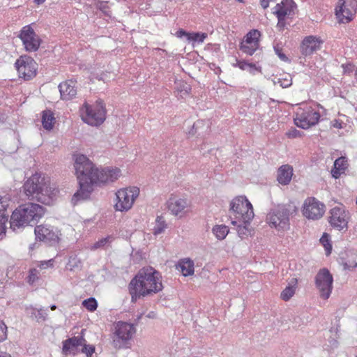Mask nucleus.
Returning a JSON list of instances; mask_svg holds the SVG:
<instances>
[{
	"label": "nucleus",
	"mask_w": 357,
	"mask_h": 357,
	"mask_svg": "<svg viewBox=\"0 0 357 357\" xmlns=\"http://www.w3.org/2000/svg\"><path fill=\"white\" fill-rule=\"evenodd\" d=\"M74 167L79 185V190L72 199L75 202L87 199L93 190L94 184L114 182L121 176V170L119 168L98 169L82 154L75 156Z\"/></svg>",
	"instance_id": "f257e3e1"
},
{
	"label": "nucleus",
	"mask_w": 357,
	"mask_h": 357,
	"mask_svg": "<svg viewBox=\"0 0 357 357\" xmlns=\"http://www.w3.org/2000/svg\"><path fill=\"white\" fill-rule=\"evenodd\" d=\"M128 289L132 303L151 296L163 289L160 273L150 266L143 268L130 280Z\"/></svg>",
	"instance_id": "f03ea898"
},
{
	"label": "nucleus",
	"mask_w": 357,
	"mask_h": 357,
	"mask_svg": "<svg viewBox=\"0 0 357 357\" xmlns=\"http://www.w3.org/2000/svg\"><path fill=\"white\" fill-rule=\"evenodd\" d=\"M23 187L29 198L46 205L52 204L59 192L56 185L51 183L50 178L40 173L33 174Z\"/></svg>",
	"instance_id": "7ed1b4c3"
},
{
	"label": "nucleus",
	"mask_w": 357,
	"mask_h": 357,
	"mask_svg": "<svg viewBox=\"0 0 357 357\" xmlns=\"http://www.w3.org/2000/svg\"><path fill=\"white\" fill-rule=\"evenodd\" d=\"M45 213V208L38 204L29 202L20 205L11 215L10 229L16 231L29 225H35L44 215Z\"/></svg>",
	"instance_id": "20e7f679"
},
{
	"label": "nucleus",
	"mask_w": 357,
	"mask_h": 357,
	"mask_svg": "<svg viewBox=\"0 0 357 357\" xmlns=\"http://www.w3.org/2000/svg\"><path fill=\"white\" fill-rule=\"evenodd\" d=\"M296 211L294 204H278L271 208L266 215V222L271 227L278 230L286 229L289 227V217Z\"/></svg>",
	"instance_id": "39448f33"
},
{
	"label": "nucleus",
	"mask_w": 357,
	"mask_h": 357,
	"mask_svg": "<svg viewBox=\"0 0 357 357\" xmlns=\"http://www.w3.org/2000/svg\"><path fill=\"white\" fill-rule=\"evenodd\" d=\"M231 220L250 223L254 218L252 205L245 196L235 197L230 202Z\"/></svg>",
	"instance_id": "423d86ee"
},
{
	"label": "nucleus",
	"mask_w": 357,
	"mask_h": 357,
	"mask_svg": "<svg viewBox=\"0 0 357 357\" xmlns=\"http://www.w3.org/2000/svg\"><path fill=\"white\" fill-rule=\"evenodd\" d=\"M80 113L83 121L92 126L101 125L106 117V110L101 100H97L93 105L84 103Z\"/></svg>",
	"instance_id": "0eeeda50"
},
{
	"label": "nucleus",
	"mask_w": 357,
	"mask_h": 357,
	"mask_svg": "<svg viewBox=\"0 0 357 357\" xmlns=\"http://www.w3.org/2000/svg\"><path fill=\"white\" fill-rule=\"evenodd\" d=\"M135 333L136 329L133 324L123 321L117 322L112 335L113 347L118 349L128 348L130 340Z\"/></svg>",
	"instance_id": "6e6552de"
},
{
	"label": "nucleus",
	"mask_w": 357,
	"mask_h": 357,
	"mask_svg": "<svg viewBox=\"0 0 357 357\" xmlns=\"http://www.w3.org/2000/svg\"><path fill=\"white\" fill-rule=\"evenodd\" d=\"M320 119L319 112L314 110L311 106L303 105L296 109V117L294 119L296 126L303 129H307L317 124Z\"/></svg>",
	"instance_id": "1a4fd4ad"
},
{
	"label": "nucleus",
	"mask_w": 357,
	"mask_h": 357,
	"mask_svg": "<svg viewBox=\"0 0 357 357\" xmlns=\"http://www.w3.org/2000/svg\"><path fill=\"white\" fill-rule=\"evenodd\" d=\"M139 189L130 187L119 190L116 192V202L114 208L119 211H128L132 206L135 200L139 196Z\"/></svg>",
	"instance_id": "9d476101"
},
{
	"label": "nucleus",
	"mask_w": 357,
	"mask_h": 357,
	"mask_svg": "<svg viewBox=\"0 0 357 357\" xmlns=\"http://www.w3.org/2000/svg\"><path fill=\"white\" fill-rule=\"evenodd\" d=\"M17 37L21 40L25 51L29 52L38 51L43 42L32 27V24L23 26Z\"/></svg>",
	"instance_id": "9b49d317"
},
{
	"label": "nucleus",
	"mask_w": 357,
	"mask_h": 357,
	"mask_svg": "<svg viewBox=\"0 0 357 357\" xmlns=\"http://www.w3.org/2000/svg\"><path fill=\"white\" fill-rule=\"evenodd\" d=\"M314 282L320 297L327 300L333 288V277L330 271L326 268H321L314 278Z\"/></svg>",
	"instance_id": "f8f14e48"
},
{
	"label": "nucleus",
	"mask_w": 357,
	"mask_h": 357,
	"mask_svg": "<svg viewBox=\"0 0 357 357\" xmlns=\"http://www.w3.org/2000/svg\"><path fill=\"white\" fill-rule=\"evenodd\" d=\"M15 67L19 77L24 80H30L36 75L38 64L33 59L29 56H21L16 61Z\"/></svg>",
	"instance_id": "ddd939ff"
},
{
	"label": "nucleus",
	"mask_w": 357,
	"mask_h": 357,
	"mask_svg": "<svg viewBox=\"0 0 357 357\" xmlns=\"http://www.w3.org/2000/svg\"><path fill=\"white\" fill-rule=\"evenodd\" d=\"M168 211L176 217L181 218L185 216L190 211V202L186 198L175 195H171L166 202Z\"/></svg>",
	"instance_id": "4468645a"
},
{
	"label": "nucleus",
	"mask_w": 357,
	"mask_h": 357,
	"mask_svg": "<svg viewBox=\"0 0 357 357\" xmlns=\"http://www.w3.org/2000/svg\"><path fill=\"white\" fill-rule=\"evenodd\" d=\"M349 219L350 213L343 205L335 206L330 211L329 223L339 231L347 229Z\"/></svg>",
	"instance_id": "2eb2a0df"
},
{
	"label": "nucleus",
	"mask_w": 357,
	"mask_h": 357,
	"mask_svg": "<svg viewBox=\"0 0 357 357\" xmlns=\"http://www.w3.org/2000/svg\"><path fill=\"white\" fill-rule=\"evenodd\" d=\"M34 233L36 240L42 241L50 245H54L59 241V231L51 226L47 225H40L35 227Z\"/></svg>",
	"instance_id": "dca6fc26"
},
{
	"label": "nucleus",
	"mask_w": 357,
	"mask_h": 357,
	"mask_svg": "<svg viewBox=\"0 0 357 357\" xmlns=\"http://www.w3.org/2000/svg\"><path fill=\"white\" fill-rule=\"evenodd\" d=\"M356 0H340L335 8V15L341 23L351 22L356 13Z\"/></svg>",
	"instance_id": "f3484780"
},
{
	"label": "nucleus",
	"mask_w": 357,
	"mask_h": 357,
	"mask_svg": "<svg viewBox=\"0 0 357 357\" xmlns=\"http://www.w3.org/2000/svg\"><path fill=\"white\" fill-rule=\"evenodd\" d=\"M325 212V206L314 197L307 198L303 205V214L307 219L318 220Z\"/></svg>",
	"instance_id": "a211bd4d"
},
{
	"label": "nucleus",
	"mask_w": 357,
	"mask_h": 357,
	"mask_svg": "<svg viewBox=\"0 0 357 357\" xmlns=\"http://www.w3.org/2000/svg\"><path fill=\"white\" fill-rule=\"evenodd\" d=\"M84 342H86V340L82 335L73 336L63 341V354L64 355H77L80 353L81 349L79 347H82Z\"/></svg>",
	"instance_id": "6ab92c4d"
},
{
	"label": "nucleus",
	"mask_w": 357,
	"mask_h": 357,
	"mask_svg": "<svg viewBox=\"0 0 357 357\" xmlns=\"http://www.w3.org/2000/svg\"><path fill=\"white\" fill-rule=\"evenodd\" d=\"M296 8V4L294 0H283L281 3H277L273 13L281 22L283 17L294 15Z\"/></svg>",
	"instance_id": "aec40b11"
},
{
	"label": "nucleus",
	"mask_w": 357,
	"mask_h": 357,
	"mask_svg": "<svg viewBox=\"0 0 357 357\" xmlns=\"http://www.w3.org/2000/svg\"><path fill=\"white\" fill-rule=\"evenodd\" d=\"M321 40L313 36L305 37L301 45V52L303 56L312 54L321 47Z\"/></svg>",
	"instance_id": "412c9836"
},
{
	"label": "nucleus",
	"mask_w": 357,
	"mask_h": 357,
	"mask_svg": "<svg viewBox=\"0 0 357 357\" xmlns=\"http://www.w3.org/2000/svg\"><path fill=\"white\" fill-rule=\"evenodd\" d=\"M76 82L69 79L59 85L61 97L63 100H69L75 97L77 94Z\"/></svg>",
	"instance_id": "4be33fe9"
},
{
	"label": "nucleus",
	"mask_w": 357,
	"mask_h": 357,
	"mask_svg": "<svg viewBox=\"0 0 357 357\" xmlns=\"http://www.w3.org/2000/svg\"><path fill=\"white\" fill-rule=\"evenodd\" d=\"M293 168L289 165L281 166L278 171V181L282 185H287L291 180Z\"/></svg>",
	"instance_id": "5701e85b"
},
{
	"label": "nucleus",
	"mask_w": 357,
	"mask_h": 357,
	"mask_svg": "<svg viewBox=\"0 0 357 357\" xmlns=\"http://www.w3.org/2000/svg\"><path fill=\"white\" fill-rule=\"evenodd\" d=\"M8 206V200L6 197H0V238L5 235L6 223L8 220V215L6 214Z\"/></svg>",
	"instance_id": "b1692460"
},
{
	"label": "nucleus",
	"mask_w": 357,
	"mask_h": 357,
	"mask_svg": "<svg viewBox=\"0 0 357 357\" xmlns=\"http://www.w3.org/2000/svg\"><path fill=\"white\" fill-rule=\"evenodd\" d=\"M178 267L185 277L194 274V261L188 258L180 260Z\"/></svg>",
	"instance_id": "393cba45"
},
{
	"label": "nucleus",
	"mask_w": 357,
	"mask_h": 357,
	"mask_svg": "<svg viewBox=\"0 0 357 357\" xmlns=\"http://www.w3.org/2000/svg\"><path fill=\"white\" fill-rule=\"evenodd\" d=\"M347 161L344 157L336 159L334 162L333 169H332L333 176L335 178H338L340 174L346 169Z\"/></svg>",
	"instance_id": "a878e982"
},
{
	"label": "nucleus",
	"mask_w": 357,
	"mask_h": 357,
	"mask_svg": "<svg viewBox=\"0 0 357 357\" xmlns=\"http://www.w3.org/2000/svg\"><path fill=\"white\" fill-rule=\"evenodd\" d=\"M55 123V118L53 113L50 110H45L42 114V124L45 129H52Z\"/></svg>",
	"instance_id": "bb28decb"
},
{
	"label": "nucleus",
	"mask_w": 357,
	"mask_h": 357,
	"mask_svg": "<svg viewBox=\"0 0 357 357\" xmlns=\"http://www.w3.org/2000/svg\"><path fill=\"white\" fill-rule=\"evenodd\" d=\"M231 224L237 227V233L241 238H245L251 234V230L249 229L250 223L240 222L238 220H231Z\"/></svg>",
	"instance_id": "cd10ccee"
},
{
	"label": "nucleus",
	"mask_w": 357,
	"mask_h": 357,
	"mask_svg": "<svg viewBox=\"0 0 357 357\" xmlns=\"http://www.w3.org/2000/svg\"><path fill=\"white\" fill-rule=\"evenodd\" d=\"M167 227V225L163 216L158 215L155 219V225L153 229V234L155 236L162 234Z\"/></svg>",
	"instance_id": "c85d7f7f"
},
{
	"label": "nucleus",
	"mask_w": 357,
	"mask_h": 357,
	"mask_svg": "<svg viewBox=\"0 0 357 357\" xmlns=\"http://www.w3.org/2000/svg\"><path fill=\"white\" fill-rule=\"evenodd\" d=\"M212 231L218 239L223 240L227 236L229 229L227 226L221 225L214 226L212 229Z\"/></svg>",
	"instance_id": "c756f323"
},
{
	"label": "nucleus",
	"mask_w": 357,
	"mask_h": 357,
	"mask_svg": "<svg viewBox=\"0 0 357 357\" xmlns=\"http://www.w3.org/2000/svg\"><path fill=\"white\" fill-rule=\"evenodd\" d=\"M260 32L257 30H252L247 33L245 39L243 42H245V44L252 43L259 46V38L260 36Z\"/></svg>",
	"instance_id": "7c9ffc66"
},
{
	"label": "nucleus",
	"mask_w": 357,
	"mask_h": 357,
	"mask_svg": "<svg viewBox=\"0 0 357 357\" xmlns=\"http://www.w3.org/2000/svg\"><path fill=\"white\" fill-rule=\"evenodd\" d=\"M259 46L255 44L248 43L245 44V42H242L240 45V50L245 54L248 55H252L256 50L258 49Z\"/></svg>",
	"instance_id": "2f4dec72"
},
{
	"label": "nucleus",
	"mask_w": 357,
	"mask_h": 357,
	"mask_svg": "<svg viewBox=\"0 0 357 357\" xmlns=\"http://www.w3.org/2000/svg\"><path fill=\"white\" fill-rule=\"evenodd\" d=\"M113 240L114 237L112 236H107L93 243V245L91 247V249L96 250L98 248H104L106 245H109V244L113 241Z\"/></svg>",
	"instance_id": "473e14b6"
},
{
	"label": "nucleus",
	"mask_w": 357,
	"mask_h": 357,
	"mask_svg": "<svg viewBox=\"0 0 357 357\" xmlns=\"http://www.w3.org/2000/svg\"><path fill=\"white\" fill-rule=\"evenodd\" d=\"M208 35L206 33L192 32L188 35V41H195L202 43L207 38Z\"/></svg>",
	"instance_id": "72a5a7b5"
},
{
	"label": "nucleus",
	"mask_w": 357,
	"mask_h": 357,
	"mask_svg": "<svg viewBox=\"0 0 357 357\" xmlns=\"http://www.w3.org/2000/svg\"><path fill=\"white\" fill-rule=\"evenodd\" d=\"M320 242L325 248L326 255H329L332 250V245L330 243V236L324 233L320 238Z\"/></svg>",
	"instance_id": "f704fd0d"
},
{
	"label": "nucleus",
	"mask_w": 357,
	"mask_h": 357,
	"mask_svg": "<svg viewBox=\"0 0 357 357\" xmlns=\"http://www.w3.org/2000/svg\"><path fill=\"white\" fill-rule=\"evenodd\" d=\"M82 305L89 311L93 312L97 309L98 303L94 298L91 297L89 298L84 300L82 302Z\"/></svg>",
	"instance_id": "c9c22d12"
},
{
	"label": "nucleus",
	"mask_w": 357,
	"mask_h": 357,
	"mask_svg": "<svg viewBox=\"0 0 357 357\" xmlns=\"http://www.w3.org/2000/svg\"><path fill=\"white\" fill-rule=\"evenodd\" d=\"M295 294V288L293 286L287 287L281 293L282 300L289 301Z\"/></svg>",
	"instance_id": "e433bc0d"
},
{
	"label": "nucleus",
	"mask_w": 357,
	"mask_h": 357,
	"mask_svg": "<svg viewBox=\"0 0 357 357\" xmlns=\"http://www.w3.org/2000/svg\"><path fill=\"white\" fill-rule=\"evenodd\" d=\"M177 90L180 93V96L183 98V96H187L191 91V87L186 83L181 82L177 87Z\"/></svg>",
	"instance_id": "4c0bfd02"
},
{
	"label": "nucleus",
	"mask_w": 357,
	"mask_h": 357,
	"mask_svg": "<svg viewBox=\"0 0 357 357\" xmlns=\"http://www.w3.org/2000/svg\"><path fill=\"white\" fill-rule=\"evenodd\" d=\"M95 352V347L86 344V341L84 344H82L80 349V353L86 354L87 357H91L93 354Z\"/></svg>",
	"instance_id": "58836bf2"
},
{
	"label": "nucleus",
	"mask_w": 357,
	"mask_h": 357,
	"mask_svg": "<svg viewBox=\"0 0 357 357\" xmlns=\"http://www.w3.org/2000/svg\"><path fill=\"white\" fill-rule=\"evenodd\" d=\"M275 83L279 84L282 88H287L291 85L292 80L289 75H287L284 78H278V81H275Z\"/></svg>",
	"instance_id": "ea45409f"
},
{
	"label": "nucleus",
	"mask_w": 357,
	"mask_h": 357,
	"mask_svg": "<svg viewBox=\"0 0 357 357\" xmlns=\"http://www.w3.org/2000/svg\"><path fill=\"white\" fill-rule=\"evenodd\" d=\"M7 337V326L3 321H0V342L5 340Z\"/></svg>",
	"instance_id": "a19ab883"
},
{
	"label": "nucleus",
	"mask_w": 357,
	"mask_h": 357,
	"mask_svg": "<svg viewBox=\"0 0 357 357\" xmlns=\"http://www.w3.org/2000/svg\"><path fill=\"white\" fill-rule=\"evenodd\" d=\"M38 271L36 269H31L28 276V282L30 284L35 282L38 279Z\"/></svg>",
	"instance_id": "79ce46f5"
},
{
	"label": "nucleus",
	"mask_w": 357,
	"mask_h": 357,
	"mask_svg": "<svg viewBox=\"0 0 357 357\" xmlns=\"http://www.w3.org/2000/svg\"><path fill=\"white\" fill-rule=\"evenodd\" d=\"M47 316V311L43 309H39L37 310V315H36V319L37 321H45Z\"/></svg>",
	"instance_id": "37998d69"
},
{
	"label": "nucleus",
	"mask_w": 357,
	"mask_h": 357,
	"mask_svg": "<svg viewBox=\"0 0 357 357\" xmlns=\"http://www.w3.org/2000/svg\"><path fill=\"white\" fill-rule=\"evenodd\" d=\"M286 135L289 138H296L301 137V132L294 128H291L286 132Z\"/></svg>",
	"instance_id": "c03bdc74"
},
{
	"label": "nucleus",
	"mask_w": 357,
	"mask_h": 357,
	"mask_svg": "<svg viewBox=\"0 0 357 357\" xmlns=\"http://www.w3.org/2000/svg\"><path fill=\"white\" fill-rule=\"evenodd\" d=\"M248 70L250 73L255 75L256 72L261 73V68L260 66H257L254 63H249V66H248Z\"/></svg>",
	"instance_id": "a18cd8bd"
},
{
	"label": "nucleus",
	"mask_w": 357,
	"mask_h": 357,
	"mask_svg": "<svg viewBox=\"0 0 357 357\" xmlns=\"http://www.w3.org/2000/svg\"><path fill=\"white\" fill-rule=\"evenodd\" d=\"M274 50L275 54L282 61H286L288 60L287 56L282 52V50L278 46H275Z\"/></svg>",
	"instance_id": "49530a36"
},
{
	"label": "nucleus",
	"mask_w": 357,
	"mask_h": 357,
	"mask_svg": "<svg viewBox=\"0 0 357 357\" xmlns=\"http://www.w3.org/2000/svg\"><path fill=\"white\" fill-rule=\"evenodd\" d=\"M54 262V260L53 259H51L47 260V261H40L39 266L41 268H45L47 267H53Z\"/></svg>",
	"instance_id": "de8ad7c7"
},
{
	"label": "nucleus",
	"mask_w": 357,
	"mask_h": 357,
	"mask_svg": "<svg viewBox=\"0 0 357 357\" xmlns=\"http://www.w3.org/2000/svg\"><path fill=\"white\" fill-rule=\"evenodd\" d=\"M234 66L238 67L243 70H246L248 69V66H249V63L245 61H237L236 64H234Z\"/></svg>",
	"instance_id": "09e8293b"
},
{
	"label": "nucleus",
	"mask_w": 357,
	"mask_h": 357,
	"mask_svg": "<svg viewBox=\"0 0 357 357\" xmlns=\"http://www.w3.org/2000/svg\"><path fill=\"white\" fill-rule=\"evenodd\" d=\"M176 35L178 38H182L183 36H185L187 38V40H188V35H190V33L186 32L182 29H180L178 30L176 33Z\"/></svg>",
	"instance_id": "8fccbe9b"
},
{
	"label": "nucleus",
	"mask_w": 357,
	"mask_h": 357,
	"mask_svg": "<svg viewBox=\"0 0 357 357\" xmlns=\"http://www.w3.org/2000/svg\"><path fill=\"white\" fill-rule=\"evenodd\" d=\"M276 0H260V3L264 9L267 8L269 6L270 2H274Z\"/></svg>",
	"instance_id": "3c124183"
},
{
	"label": "nucleus",
	"mask_w": 357,
	"mask_h": 357,
	"mask_svg": "<svg viewBox=\"0 0 357 357\" xmlns=\"http://www.w3.org/2000/svg\"><path fill=\"white\" fill-rule=\"evenodd\" d=\"M37 309L34 307L27 308L28 313L31 314V317L36 319V315H37Z\"/></svg>",
	"instance_id": "603ef678"
},
{
	"label": "nucleus",
	"mask_w": 357,
	"mask_h": 357,
	"mask_svg": "<svg viewBox=\"0 0 357 357\" xmlns=\"http://www.w3.org/2000/svg\"><path fill=\"white\" fill-rule=\"evenodd\" d=\"M357 266V262L354 264H349L348 262L344 263V268L347 269H351Z\"/></svg>",
	"instance_id": "864d4df0"
},
{
	"label": "nucleus",
	"mask_w": 357,
	"mask_h": 357,
	"mask_svg": "<svg viewBox=\"0 0 357 357\" xmlns=\"http://www.w3.org/2000/svg\"><path fill=\"white\" fill-rule=\"evenodd\" d=\"M342 67L344 68V72H347V71H351L352 70V66L351 64L349 63V64H347V65H342Z\"/></svg>",
	"instance_id": "5fc2aeb1"
},
{
	"label": "nucleus",
	"mask_w": 357,
	"mask_h": 357,
	"mask_svg": "<svg viewBox=\"0 0 357 357\" xmlns=\"http://www.w3.org/2000/svg\"><path fill=\"white\" fill-rule=\"evenodd\" d=\"M284 19H285V17H283L282 18V21L281 22H280L279 20H278V22L277 26L279 27L280 29H283L284 28V24H285Z\"/></svg>",
	"instance_id": "6e6d98bb"
},
{
	"label": "nucleus",
	"mask_w": 357,
	"mask_h": 357,
	"mask_svg": "<svg viewBox=\"0 0 357 357\" xmlns=\"http://www.w3.org/2000/svg\"><path fill=\"white\" fill-rule=\"evenodd\" d=\"M0 357H11L10 354L6 352H0Z\"/></svg>",
	"instance_id": "4d7b16f0"
},
{
	"label": "nucleus",
	"mask_w": 357,
	"mask_h": 357,
	"mask_svg": "<svg viewBox=\"0 0 357 357\" xmlns=\"http://www.w3.org/2000/svg\"><path fill=\"white\" fill-rule=\"evenodd\" d=\"M45 1V0H33V2L38 5H40L43 3Z\"/></svg>",
	"instance_id": "13d9d810"
},
{
	"label": "nucleus",
	"mask_w": 357,
	"mask_h": 357,
	"mask_svg": "<svg viewBox=\"0 0 357 357\" xmlns=\"http://www.w3.org/2000/svg\"><path fill=\"white\" fill-rule=\"evenodd\" d=\"M155 313L153 312H151L148 314L147 317L149 318H155Z\"/></svg>",
	"instance_id": "bf43d9fd"
},
{
	"label": "nucleus",
	"mask_w": 357,
	"mask_h": 357,
	"mask_svg": "<svg viewBox=\"0 0 357 357\" xmlns=\"http://www.w3.org/2000/svg\"><path fill=\"white\" fill-rule=\"evenodd\" d=\"M221 71H222V70H221L220 68V67H218V68H216L215 73H216V74L220 73H221Z\"/></svg>",
	"instance_id": "052dcab7"
},
{
	"label": "nucleus",
	"mask_w": 357,
	"mask_h": 357,
	"mask_svg": "<svg viewBox=\"0 0 357 357\" xmlns=\"http://www.w3.org/2000/svg\"><path fill=\"white\" fill-rule=\"evenodd\" d=\"M292 282V283H294V285H296V283H297V279H296V278H293V279H292V282Z\"/></svg>",
	"instance_id": "680f3d73"
},
{
	"label": "nucleus",
	"mask_w": 357,
	"mask_h": 357,
	"mask_svg": "<svg viewBox=\"0 0 357 357\" xmlns=\"http://www.w3.org/2000/svg\"><path fill=\"white\" fill-rule=\"evenodd\" d=\"M335 127L336 128H341V124L340 123H338L337 122L334 125Z\"/></svg>",
	"instance_id": "e2e57ef3"
},
{
	"label": "nucleus",
	"mask_w": 357,
	"mask_h": 357,
	"mask_svg": "<svg viewBox=\"0 0 357 357\" xmlns=\"http://www.w3.org/2000/svg\"><path fill=\"white\" fill-rule=\"evenodd\" d=\"M50 308L52 310H54L56 308V306L55 305H52L50 306Z\"/></svg>",
	"instance_id": "0e129e2a"
},
{
	"label": "nucleus",
	"mask_w": 357,
	"mask_h": 357,
	"mask_svg": "<svg viewBox=\"0 0 357 357\" xmlns=\"http://www.w3.org/2000/svg\"><path fill=\"white\" fill-rule=\"evenodd\" d=\"M237 1H239V2H243V0H237Z\"/></svg>",
	"instance_id": "69168bd1"
},
{
	"label": "nucleus",
	"mask_w": 357,
	"mask_h": 357,
	"mask_svg": "<svg viewBox=\"0 0 357 357\" xmlns=\"http://www.w3.org/2000/svg\"><path fill=\"white\" fill-rule=\"evenodd\" d=\"M197 123H195V124L193 125V128H194V127H195V126H197Z\"/></svg>",
	"instance_id": "338daca9"
}]
</instances>
